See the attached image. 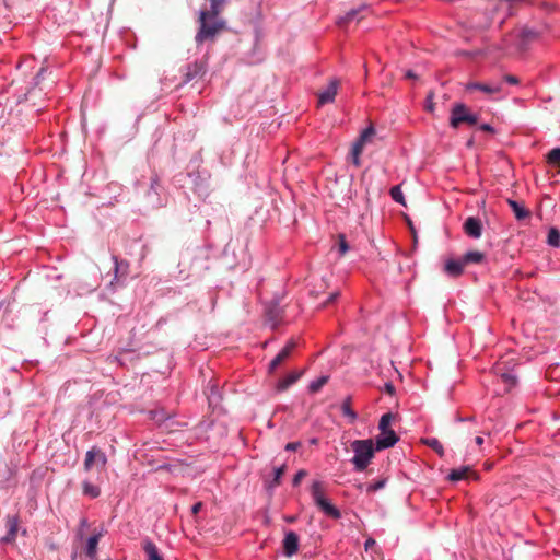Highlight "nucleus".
I'll use <instances>...</instances> for the list:
<instances>
[{
    "instance_id": "2f4dec72",
    "label": "nucleus",
    "mask_w": 560,
    "mask_h": 560,
    "mask_svg": "<svg viewBox=\"0 0 560 560\" xmlns=\"http://www.w3.org/2000/svg\"><path fill=\"white\" fill-rule=\"evenodd\" d=\"M547 162L550 165L560 166V148H555L548 153Z\"/></svg>"
},
{
    "instance_id": "9b49d317",
    "label": "nucleus",
    "mask_w": 560,
    "mask_h": 560,
    "mask_svg": "<svg viewBox=\"0 0 560 560\" xmlns=\"http://www.w3.org/2000/svg\"><path fill=\"white\" fill-rule=\"evenodd\" d=\"M8 532L4 537L1 538L2 542H13L16 538L20 521L16 515H8L5 522Z\"/></svg>"
},
{
    "instance_id": "7ed1b4c3",
    "label": "nucleus",
    "mask_w": 560,
    "mask_h": 560,
    "mask_svg": "<svg viewBox=\"0 0 560 560\" xmlns=\"http://www.w3.org/2000/svg\"><path fill=\"white\" fill-rule=\"evenodd\" d=\"M375 136V129L371 125L364 129L360 137L353 142L351 149V161L355 166H360V155L365 144L370 143Z\"/></svg>"
},
{
    "instance_id": "37998d69",
    "label": "nucleus",
    "mask_w": 560,
    "mask_h": 560,
    "mask_svg": "<svg viewBox=\"0 0 560 560\" xmlns=\"http://www.w3.org/2000/svg\"><path fill=\"white\" fill-rule=\"evenodd\" d=\"M386 421H387V427H388L392 422L396 421V415L387 412Z\"/></svg>"
},
{
    "instance_id": "f03ea898",
    "label": "nucleus",
    "mask_w": 560,
    "mask_h": 560,
    "mask_svg": "<svg viewBox=\"0 0 560 560\" xmlns=\"http://www.w3.org/2000/svg\"><path fill=\"white\" fill-rule=\"evenodd\" d=\"M478 122V115L470 112V109L463 103L453 105L450 117V125L456 129L462 124L476 125Z\"/></svg>"
},
{
    "instance_id": "4c0bfd02",
    "label": "nucleus",
    "mask_w": 560,
    "mask_h": 560,
    "mask_svg": "<svg viewBox=\"0 0 560 560\" xmlns=\"http://www.w3.org/2000/svg\"><path fill=\"white\" fill-rule=\"evenodd\" d=\"M306 475L307 472L304 469L299 470L293 478V486H299Z\"/></svg>"
},
{
    "instance_id": "4be33fe9",
    "label": "nucleus",
    "mask_w": 560,
    "mask_h": 560,
    "mask_svg": "<svg viewBox=\"0 0 560 560\" xmlns=\"http://www.w3.org/2000/svg\"><path fill=\"white\" fill-rule=\"evenodd\" d=\"M508 203L511 207V209L513 210L515 218L517 220H523L529 215V212L523 206H521L517 201L509 199Z\"/></svg>"
},
{
    "instance_id": "5701e85b",
    "label": "nucleus",
    "mask_w": 560,
    "mask_h": 560,
    "mask_svg": "<svg viewBox=\"0 0 560 560\" xmlns=\"http://www.w3.org/2000/svg\"><path fill=\"white\" fill-rule=\"evenodd\" d=\"M311 494H312V498H313L315 504H317L319 501L325 499L323 482L314 481L312 485V488H311Z\"/></svg>"
},
{
    "instance_id": "20e7f679",
    "label": "nucleus",
    "mask_w": 560,
    "mask_h": 560,
    "mask_svg": "<svg viewBox=\"0 0 560 560\" xmlns=\"http://www.w3.org/2000/svg\"><path fill=\"white\" fill-rule=\"evenodd\" d=\"M106 464L107 457L101 448L93 446L86 452L84 459V470L90 471L95 467L98 471H103L105 470Z\"/></svg>"
},
{
    "instance_id": "7c9ffc66",
    "label": "nucleus",
    "mask_w": 560,
    "mask_h": 560,
    "mask_svg": "<svg viewBox=\"0 0 560 560\" xmlns=\"http://www.w3.org/2000/svg\"><path fill=\"white\" fill-rule=\"evenodd\" d=\"M547 242L549 245L558 247L560 245V232L557 229L551 228L548 232Z\"/></svg>"
},
{
    "instance_id": "c03bdc74",
    "label": "nucleus",
    "mask_w": 560,
    "mask_h": 560,
    "mask_svg": "<svg viewBox=\"0 0 560 560\" xmlns=\"http://www.w3.org/2000/svg\"><path fill=\"white\" fill-rule=\"evenodd\" d=\"M339 293L338 292H335V293H331L328 298V300L325 302V305H327L328 303H331L334 302L337 298H338Z\"/></svg>"
},
{
    "instance_id": "1a4fd4ad",
    "label": "nucleus",
    "mask_w": 560,
    "mask_h": 560,
    "mask_svg": "<svg viewBox=\"0 0 560 560\" xmlns=\"http://www.w3.org/2000/svg\"><path fill=\"white\" fill-rule=\"evenodd\" d=\"M368 10L369 7L366 4H362L358 9H352L337 20V25L339 27H346L353 20L360 21L363 19L362 13Z\"/></svg>"
},
{
    "instance_id": "4468645a",
    "label": "nucleus",
    "mask_w": 560,
    "mask_h": 560,
    "mask_svg": "<svg viewBox=\"0 0 560 560\" xmlns=\"http://www.w3.org/2000/svg\"><path fill=\"white\" fill-rule=\"evenodd\" d=\"M465 269L463 259H448L444 265V271L451 277H459Z\"/></svg>"
},
{
    "instance_id": "3c124183",
    "label": "nucleus",
    "mask_w": 560,
    "mask_h": 560,
    "mask_svg": "<svg viewBox=\"0 0 560 560\" xmlns=\"http://www.w3.org/2000/svg\"><path fill=\"white\" fill-rule=\"evenodd\" d=\"M427 108H428V110L433 112V108H434V107H433V104H429V105L427 106Z\"/></svg>"
},
{
    "instance_id": "f3484780",
    "label": "nucleus",
    "mask_w": 560,
    "mask_h": 560,
    "mask_svg": "<svg viewBox=\"0 0 560 560\" xmlns=\"http://www.w3.org/2000/svg\"><path fill=\"white\" fill-rule=\"evenodd\" d=\"M203 73H205V68H203L202 63L195 62V63L188 65L186 72L184 74V77H185L184 81L189 82L198 77H201Z\"/></svg>"
},
{
    "instance_id": "79ce46f5",
    "label": "nucleus",
    "mask_w": 560,
    "mask_h": 560,
    "mask_svg": "<svg viewBox=\"0 0 560 560\" xmlns=\"http://www.w3.org/2000/svg\"><path fill=\"white\" fill-rule=\"evenodd\" d=\"M480 129H481L482 131L493 132V128H492V126H491V125H489V124H482V125L480 126Z\"/></svg>"
},
{
    "instance_id": "cd10ccee",
    "label": "nucleus",
    "mask_w": 560,
    "mask_h": 560,
    "mask_svg": "<svg viewBox=\"0 0 560 560\" xmlns=\"http://www.w3.org/2000/svg\"><path fill=\"white\" fill-rule=\"evenodd\" d=\"M423 443L434 450L440 456H443L444 448L441 442L435 438H428L423 440Z\"/></svg>"
},
{
    "instance_id": "ddd939ff",
    "label": "nucleus",
    "mask_w": 560,
    "mask_h": 560,
    "mask_svg": "<svg viewBox=\"0 0 560 560\" xmlns=\"http://www.w3.org/2000/svg\"><path fill=\"white\" fill-rule=\"evenodd\" d=\"M464 231L468 236L479 238L482 233L481 221L475 217H469L464 223Z\"/></svg>"
},
{
    "instance_id": "f704fd0d",
    "label": "nucleus",
    "mask_w": 560,
    "mask_h": 560,
    "mask_svg": "<svg viewBox=\"0 0 560 560\" xmlns=\"http://www.w3.org/2000/svg\"><path fill=\"white\" fill-rule=\"evenodd\" d=\"M521 37L524 40H530V39L537 38L538 37V33L533 31V30H530V28H528V27H524L521 31Z\"/></svg>"
},
{
    "instance_id": "aec40b11",
    "label": "nucleus",
    "mask_w": 560,
    "mask_h": 560,
    "mask_svg": "<svg viewBox=\"0 0 560 560\" xmlns=\"http://www.w3.org/2000/svg\"><path fill=\"white\" fill-rule=\"evenodd\" d=\"M142 545L148 557L147 560H163L162 556L159 553L158 547L151 540L147 539Z\"/></svg>"
},
{
    "instance_id": "49530a36",
    "label": "nucleus",
    "mask_w": 560,
    "mask_h": 560,
    "mask_svg": "<svg viewBox=\"0 0 560 560\" xmlns=\"http://www.w3.org/2000/svg\"><path fill=\"white\" fill-rule=\"evenodd\" d=\"M387 396H392L394 394V387L390 384H387Z\"/></svg>"
},
{
    "instance_id": "dca6fc26",
    "label": "nucleus",
    "mask_w": 560,
    "mask_h": 560,
    "mask_svg": "<svg viewBox=\"0 0 560 560\" xmlns=\"http://www.w3.org/2000/svg\"><path fill=\"white\" fill-rule=\"evenodd\" d=\"M317 508L324 512L327 516L338 520L341 516L340 511L331 504L326 498L319 501L317 504Z\"/></svg>"
},
{
    "instance_id": "423d86ee",
    "label": "nucleus",
    "mask_w": 560,
    "mask_h": 560,
    "mask_svg": "<svg viewBox=\"0 0 560 560\" xmlns=\"http://www.w3.org/2000/svg\"><path fill=\"white\" fill-rule=\"evenodd\" d=\"M465 91L466 92L479 91V92H482L488 95H493V94H498L502 91V83H499V82L482 83V82L470 81L465 84Z\"/></svg>"
},
{
    "instance_id": "f257e3e1",
    "label": "nucleus",
    "mask_w": 560,
    "mask_h": 560,
    "mask_svg": "<svg viewBox=\"0 0 560 560\" xmlns=\"http://www.w3.org/2000/svg\"><path fill=\"white\" fill-rule=\"evenodd\" d=\"M351 448L354 452L352 463L357 470H364L370 464L371 458L374 456V448L372 440H355L351 443Z\"/></svg>"
},
{
    "instance_id": "473e14b6",
    "label": "nucleus",
    "mask_w": 560,
    "mask_h": 560,
    "mask_svg": "<svg viewBox=\"0 0 560 560\" xmlns=\"http://www.w3.org/2000/svg\"><path fill=\"white\" fill-rule=\"evenodd\" d=\"M83 492L91 498H97L100 495V488L91 485L90 482H83Z\"/></svg>"
},
{
    "instance_id": "b1692460",
    "label": "nucleus",
    "mask_w": 560,
    "mask_h": 560,
    "mask_svg": "<svg viewBox=\"0 0 560 560\" xmlns=\"http://www.w3.org/2000/svg\"><path fill=\"white\" fill-rule=\"evenodd\" d=\"M389 195L395 202L401 205L405 208L407 207L405 195L401 190V185H396L392 187L389 190Z\"/></svg>"
},
{
    "instance_id": "a18cd8bd",
    "label": "nucleus",
    "mask_w": 560,
    "mask_h": 560,
    "mask_svg": "<svg viewBox=\"0 0 560 560\" xmlns=\"http://www.w3.org/2000/svg\"><path fill=\"white\" fill-rule=\"evenodd\" d=\"M375 544V540L374 539H368L365 541V549H369L371 546H373Z\"/></svg>"
},
{
    "instance_id": "6ab92c4d",
    "label": "nucleus",
    "mask_w": 560,
    "mask_h": 560,
    "mask_svg": "<svg viewBox=\"0 0 560 560\" xmlns=\"http://www.w3.org/2000/svg\"><path fill=\"white\" fill-rule=\"evenodd\" d=\"M463 261H464V265L465 267L469 264H481L485 261L486 259V255L482 253V252H479V250H470V252H467L463 257H462Z\"/></svg>"
},
{
    "instance_id": "f8f14e48",
    "label": "nucleus",
    "mask_w": 560,
    "mask_h": 560,
    "mask_svg": "<svg viewBox=\"0 0 560 560\" xmlns=\"http://www.w3.org/2000/svg\"><path fill=\"white\" fill-rule=\"evenodd\" d=\"M338 85V80H331L329 85L318 93V104L324 105L334 102L337 95Z\"/></svg>"
},
{
    "instance_id": "ea45409f",
    "label": "nucleus",
    "mask_w": 560,
    "mask_h": 560,
    "mask_svg": "<svg viewBox=\"0 0 560 560\" xmlns=\"http://www.w3.org/2000/svg\"><path fill=\"white\" fill-rule=\"evenodd\" d=\"M301 444L299 442H291L285 445L287 451H295Z\"/></svg>"
},
{
    "instance_id": "c85d7f7f",
    "label": "nucleus",
    "mask_w": 560,
    "mask_h": 560,
    "mask_svg": "<svg viewBox=\"0 0 560 560\" xmlns=\"http://www.w3.org/2000/svg\"><path fill=\"white\" fill-rule=\"evenodd\" d=\"M115 261V278L118 279L119 275L126 276L128 271L129 264L127 261H118L117 257H113Z\"/></svg>"
},
{
    "instance_id": "393cba45",
    "label": "nucleus",
    "mask_w": 560,
    "mask_h": 560,
    "mask_svg": "<svg viewBox=\"0 0 560 560\" xmlns=\"http://www.w3.org/2000/svg\"><path fill=\"white\" fill-rule=\"evenodd\" d=\"M285 465H281L280 467L273 469V478L268 482V489H275L280 485L281 478L285 472Z\"/></svg>"
},
{
    "instance_id": "8fccbe9b",
    "label": "nucleus",
    "mask_w": 560,
    "mask_h": 560,
    "mask_svg": "<svg viewBox=\"0 0 560 560\" xmlns=\"http://www.w3.org/2000/svg\"><path fill=\"white\" fill-rule=\"evenodd\" d=\"M492 467H493V464H492V463H486V464H485V468H486L487 470H490Z\"/></svg>"
},
{
    "instance_id": "6e6552de",
    "label": "nucleus",
    "mask_w": 560,
    "mask_h": 560,
    "mask_svg": "<svg viewBox=\"0 0 560 560\" xmlns=\"http://www.w3.org/2000/svg\"><path fill=\"white\" fill-rule=\"evenodd\" d=\"M447 478L455 482L467 479L479 480V475L472 470L470 466H462L459 468L452 469Z\"/></svg>"
},
{
    "instance_id": "9d476101",
    "label": "nucleus",
    "mask_w": 560,
    "mask_h": 560,
    "mask_svg": "<svg viewBox=\"0 0 560 560\" xmlns=\"http://www.w3.org/2000/svg\"><path fill=\"white\" fill-rule=\"evenodd\" d=\"M299 536L292 530L288 532L282 541L284 555L287 557H292L295 555L299 550Z\"/></svg>"
},
{
    "instance_id": "e433bc0d",
    "label": "nucleus",
    "mask_w": 560,
    "mask_h": 560,
    "mask_svg": "<svg viewBox=\"0 0 560 560\" xmlns=\"http://www.w3.org/2000/svg\"><path fill=\"white\" fill-rule=\"evenodd\" d=\"M384 485H385V481L383 479H381V480H378V481H376L374 483H369L366 486V492L373 493V492L382 489L384 487Z\"/></svg>"
},
{
    "instance_id": "a878e982",
    "label": "nucleus",
    "mask_w": 560,
    "mask_h": 560,
    "mask_svg": "<svg viewBox=\"0 0 560 560\" xmlns=\"http://www.w3.org/2000/svg\"><path fill=\"white\" fill-rule=\"evenodd\" d=\"M516 0H500V3L494 7L495 10H502L505 13V16H512L514 14V3Z\"/></svg>"
},
{
    "instance_id": "c756f323",
    "label": "nucleus",
    "mask_w": 560,
    "mask_h": 560,
    "mask_svg": "<svg viewBox=\"0 0 560 560\" xmlns=\"http://www.w3.org/2000/svg\"><path fill=\"white\" fill-rule=\"evenodd\" d=\"M328 378H329L328 376L324 375V376H320L319 378H317L316 381H313L308 385V390L313 394L319 392L322 389V387L327 384Z\"/></svg>"
},
{
    "instance_id": "bb28decb",
    "label": "nucleus",
    "mask_w": 560,
    "mask_h": 560,
    "mask_svg": "<svg viewBox=\"0 0 560 560\" xmlns=\"http://www.w3.org/2000/svg\"><path fill=\"white\" fill-rule=\"evenodd\" d=\"M341 410L343 416L349 417L350 421L353 422L357 419V413L351 409V398L347 397L342 405Z\"/></svg>"
},
{
    "instance_id": "2eb2a0df",
    "label": "nucleus",
    "mask_w": 560,
    "mask_h": 560,
    "mask_svg": "<svg viewBox=\"0 0 560 560\" xmlns=\"http://www.w3.org/2000/svg\"><path fill=\"white\" fill-rule=\"evenodd\" d=\"M302 375V372H291L285 377L278 381L276 385L277 392H284L287 390L291 385H293Z\"/></svg>"
},
{
    "instance_id": "de8ad7c7",
    "label": "nucleus",
    "mask_w": 560,
    "mask_h": 560,
    "mask_svg": "<svg viewBox=\"0 0 560 560\" xmlns=\"http://www.w3.org/2000/svg\"><path fill=\"white\" fill-rule=\"evenodd\" d=\"M475 442L478 446H481L483 444V438L482 436H477L475 439Z\"/></svg>"
},
{
    "instance_id": "c9c22d12",
    "label": "nucleus",
    "mask_w": 560,
    "mask_h": 560,
    "mask_svg": "<svg viewBox=\"0 0 560 560\" xmlns=\"http://www.w3.org/2000/svg\"><path fill=\"white\" fill-rule=\"evenodd\" d=\"M399 438L394 430L387 428V448L394 446Z\"/></svg>"
},
{
    "instance_id": "a211bd4d",
    "label": "nucleus",
    "mask_w": 560,
    "mask_h": 560,
    "mask_svg": "<svg viewBox=\"0 0 560 560\" xmlns=\"http://www.w3.org/2000/svg\"><path fill=\"white\" fill-rule=\"evenodd\" d=\"M101 536H102V534H95L88 539L85 555L91 560H97L96 551H97V545H98Z\"/></svg>"
},
{
    "instance_id": "0eeeda50",
    "label": "nucleus",
    "mask_w": 560,
    "mask_h": 560,
    "mask_svg": "<svg viewBox=\"0 0 560 560\" xmlns=\"http://www.w3.org/2000/svg\"><path fill=\"white\" fill-rule=\"evenodd\" d=\"M296 347V341L291 339L284 348L273 358L269 364V372H275L292 353Z\"/></svg>"
},
{
    "instance_id": "39448f33",
    "label": "nucleus",
    "mask_w": 560,
    "mask_h": 560,
    "mask_svg": "<svg viewBox=\"0 0 560 560\" xmlns=\"http://www.w3.org/2000/svg\"><path fill=\"white\" fill-rule=\"evenodd\" d=\"M513 359L508 357H502L494 365L493 373L500 377L502 383L505 385V390H510L516 384V377L512 373V371L506 370V364L510 363Z\"/></svg>"
},
{
    "instance_id": "09e8293b",
    "label": "nucleus",
    "mask_w": 560,
    "mask_h": 560,
    "mask_svg": "<svg viewBox=\"0 0 560 560\" xmlns=\"http://www.w3.org/2000/svg\"><path fill=\"white\" fill-rule=\"evenodd\" d=\"M44 72H45V68H40V70L36 74V79L39 80V78H42Z\"/></svg>"
},
{
    "instance_id": "58836bf2",
    "label": "nucleus",
    "mask_w": 560,
    "mask_h": 560,
    "mask_svg": "<svg viewBox=\"0 0 560 560\" xmlns=\"http://www.w3.org/2000/svg\"><path fill=\"white\" fill-rule=\"evenodd\" d=\"M504 81H506L510 84H517L518 83V79L516 77H514V75H511V74L504 75Z\"/></svg>"
},
{
    "instance_id": "72a5a7b5",
    "label": "nucleus",
    "mask_w": 560,
    "mask_h": 560,
    "mask_svg": "<svg viewBox=\"0 0 560 560\" xmlns=\"http://www.w3.org/2000/svg\"><path fill=\"white\" fill-rule=\"evenodd\" d=\"M338 250L340 255H345L349 250V245L346 241V236L343 234L338 235Z\"/></svg>"
},
{
    "instance_id": "412c9836",
    "label": "nucleus",
    "mask_w": 560,
    "mask_h": 560,
    "mask_svg": "<svg viewBox=\"0 0 560 560\" xmlns=\"http://www.w3.org/2000/svg\"><path fill=\"white\" fill-rule=\"evenodd\" d=\"M385 425H386V422H385V413H384L380 417V420H378L380 434L376 438V450L377 451L385 448Z\"/></svg>"
},
{
    "instance_id": "a19ab883",
    "label": "nucleus",
    "mask_w": 560,
    "mask_h": 560,
    "mask_svg": "<svg viewBox=\"0 0 560 560\" xmlns=\"http://www.w3.org/2000/svg\"><path fill=\"white\" fill-rule=\"evenodd\" d=\"M201 508H202V503H201V502H197V503H195V504L192 505V508H191V513H192L194 515L198 514V513H199V511L201 510Z\"/></svg>"
}]
</instances>
